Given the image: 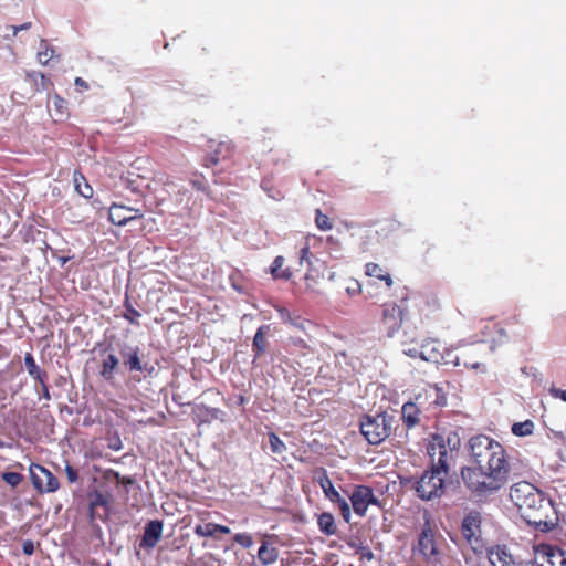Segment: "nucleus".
I'll use <instances>...</instances> for the list:
<instances>
[{
	"label": "nucleus",
	"mask_w": 566,
	"mask_h": 566,
	"mask_svg": "<svg viewBox=\"0 0 566 566\" xmlns=\"http://www.w3.org/2000/svg\"><path fill=\"white\" fill-rule=\"evenodd\" d=\"M418 403L426 408V405L442 407L447 403V397L443 390L437 385H428L421 392L416 396Z\"/></svg>",
	"instance_id": "4468645a"
},
{
	"label": "nucleus",
	"mask_w": 566,
	"mask_h": 566,
	"mask_svg": "<svg viewBox=\"0 0 566 566\" xmlns=\"http://www.w3.org/2000/svg\"><path fill=\"white\" fill-rule=\"evenodd\" d=\"M315 223H316L317 228L323 231H327L333 228V222L331 221V219L326 214H324L321 210L316 211Z\"/></svg>",
	"instance_id": "a19ab883"
},
{
	"label": "nucleus",
	"mask_w": 566,
	"mask_h": 566,
	"mask_svg": "<svg viewBox=\"0 0 566 566\" xmlns=\"http://www.w3.org/2000/svg\"><path fill=\"white\" fill-rule=\"evenodd\" d=\"M349 500L356 515L364 517L369 505L380 506V501L375 496L368 485H355Z\"/></svg>",
	"instance_id": "9d476101"
},
{
	"label": "nucleus",
	"mask_w": 566,
	"mask_h": 566,
	"mask_svg": "<svg viewBox=\"0 0 566 566\" xmlns=\"http://www.w3.org/2000/svg\"><path fill=\"white\" fill-rule=\"evenodd\" d=\"M161 534L163 522L158 520L149 521L145 526L139 546L142 548H154L161 538Z\"/></svg>",
	"instance_id": "f3484780"
},
{
	"label": "nucleus",
	"mask_w": 566,
	"mask_h": 566,
	"mask_svg": "<svg viewBox=\"0 0 566 566\" xmlns=\"http://www.w3.org/2000/svg\"><path fill=\"white\" fill-rule=\"evenodd\" d=\"M120 483L123 484H132L133 483V480L128 476H123L122 480H120Z\"/></svg>",
	"instance_id": "13d9d810"
},
{
	"label": "nucleus",
	"mask_w": 566,
	"mask_h": 566,
	"mask_svg": "<svg viewBox=\"0 0 566 566\" xmlns=\"http://www.w3.org/2000/svg\"><path fill=\"white\" fill-rule=\"evenodd\" d=\"M430 345L431 342H423L419 345L403 346V354L410 358H420L426 361L437 363L441 357V353L434 348H432L431 352H428V347Z\"/></svg>",
	"instance_id": "dca6fc26"
},
{
	"label": "nucleus",
	"mask_w": 566,
	"mask_h": 566,
	"mask_svg": "<svg viewBox=\"0 0 566 566\" xmlns=\"http://www.w3.org/2000/svg\"><path fill=\"white\" fill-rule=\"evenodd\" d=\"M120 356L123 358V364L128 371H143L146 369L147 364L143 365L140 358V349L139 347L126 346L120 350Z\"/></svg>",
	"instance_id": "a211bd4d"
},
{
	"label": "nucleus",
	"mask_w": 566,
	"mask_h": 566,
	"mask_svg": "<svg viewBox=\"0 0 566 566\" xmlns=\"http://www.w3.org/2000/svg\"><path fill=\"white\" fill-rule=\"evenodd\" d=\"M245 402H247L245 397H244L243 395H240V396L238 397V405H239V406H243Z\"/></svg>",
	"instance_id": "4d7b16f0"
},
{
	"label": "nucleus",
	"mask_w": 566,
	"mask_h": 566,
	"mask_svg": "<svg viewBox=\"0 0 566 566\" xmlns=\"http://www.w3.org/2000/svg\"><path fill=\"white\" fill-rule=\"evenodd\" d=\"M363 556L366 557L367 559H371L374 557V555L370 551H367L366 553H364Z\"/></svg>",
	"instance_id": "bf43d9fd"
},
{
	"label": "nucleus",
	"mask_w": 566,
	"mask_h": 566,
	"mask_svg": "<svg viewBox=\"0 0 566 566\" xmlns=\"http://www.w3.org/2000/svg\"><path fill=\"white\" fill-rule=\"evenodd\" d=\"M270 332V325H262L258 328L252 342V350L254 353V358L261 357L268 349L269 342L266 339V335Z\"/></svg>",
	"instance_id": "4be33fe9"
},
{
	"label": "nucleus",
	"mask_w": 566,
	"mask_h": 566,
	"mask_svg": "<svg viewBox=\"0 0 566 566\" xmlns=\"http://www.w3.org/2000/svg\"><path fill=\"white\" fill-rule=\"evenodd\" d=\"M421 408H424L422 405L418 403V401L415 399V401L406 402L402 406L401 409V419L403 421V424L410 429L417 426L420 422V413Z\"/></svg>",
	"instance_id": "412c9836"
},
{
	"label": "nucleus",
	"mask_w": 566,
	"mask_h": 566,
	"mask_svg": "<svg viewBox=\"0 0 566 566\" xmlns=\"http://www.w3.org/2000/svg\"><path fill=\"white\" fill-rule=\"evenodd\" d=\"M417 307L420 323L423 325H434L443 322L446 318L447 305L434 293L422 296L418 301Z\"/></svg>",
	"instance_id": "39448f33"
},
{
	"label": "nucleus",
	"mask_w": 566,
	"mask_h": 566,
	"mask_svg": "<svg viewBox=\"0 0 566 566\" xmlns=\"http://www.w3.org/2000/svg\"><path fill=\"white\" fill-rule=\"evenodd\" d=\"M516 462L506 458L504 454L497 458V480H509L512 475H516Z\"/></svg>",
	"instance_id": "a878e982"
},
{
	"label": "nucleus",
	"mask_w": 566,
	"mask_h": 566,
	"mask_svg": "<svg viewBox=\"0 0 566 566\" xmlns=\"http://www.w3.org/2000/svg\"><path fill=\"white\" fill-rule=\"evenodd\" d=\"M510 499L521 517L536 531L546 533L557 526L558 515L553 502L533 484L515 483L510 490Z\"/></svg>",
	"instance_id": "f257e3e1"
},
{
	"label": "nucleus",
	"mask_w": 566,
	"mask_h": 566,
	"mask_svg": "<svg viewBox=\"0 0 566 566\" xmlns=\"http://www.w3.org/2000/svg\"><path fill=\"white\" fill-rule=\"evenodd\" d=\"M46 106L55 122L63 120L69 116L67 101L56 93L49 97Z\"/></svg>",
	"instance_id": "aec40b11"
},
{
	"label": "nucleus",
	"mask_w": 566,
	"mask_h": 566,
	"mask_svg": "<svg viewBox=\"0 0 566 566\" xmlns=\"http://www.w3.org/2000/svg\"><path fill=\"white\" fill-rule=\"evenodd\" d=\"M38 61L42 65H46L51 60L59 59L57 55H55V50L49 45V43L45 40L41 41L40 49L38 51Z\"/></svg>",
	"instance_id": "e433bc0d"
},
{
	"label": "nucleus",
	"mask_w": 566,
	"mask_h": 566,
	"mask_svg": "<svg viewBox=\"0 0 566 566\" xmlns=\"http://www.w3.org/2000/svg\"><path fill=\"white\" fill-rule=\"evenodd\" d=\"M25 78L34 84L35 92L45 91L53 86V82L40 72H28Z\"/></svg>",
	"instance_id": "c756f323"
},
{
	"label": "nucleus",
	"mask_w": 566,
	"mask_h": 566,
	"mask_svg": "<svg viewBox=\"0 0 566 566\" xmlns=\"http://www.w3.org/2000/svg\"><path fill=\"white\" fill-rule=\"evenodd\" d=\"M480 516L478 513L468 514L461 525V532L463 537L470 545H474L478 542V533L480 532Z\"/></svg>",
	"instance_id": "6ab92c4d"
},
{
	"label": "nucleus",
	"mask_w": 566,
	"mask_h": 566,
	"mask_svg": "<svg viewBox=\"0 0 566 566\" xmlns=\"http://www.w3.org/2000/svg\"><path fill=\"white\" fill-rule=\"evenodd\" d=\"M108 474H112L116 479V481L118 483H120V480H122L123 476H120V474L118 472H115V471L111 470V471H108Z\"/></svg>",
	"instance_id": "6e6d98bb"
},
{
	"label": "nucleus",
	"mask_w": 566,
	"mask_h": 566,
	"mask_svg": "<svg viewBox=\"0 0 566 566\" xmlns=\"http://www.w3.org/2000/svg\"><path fill=\"white\" fill-rule=\"evenodd\" d=\"M440 434H432L427 450L431 460L429 470H426L420 478L409 479L416 494L423 501L440 497L444 492V481L449 474V461L453 458V449Z\"/></svg>",
	"instance_id": "f03ea898"
},
{
	"label": "nucleus",
	"mask_w": 566,
	"mask_h": 566,
	"mask_svg": "<svg viewBox=\"0 0 566 566\" xmlns=\"http://www.w3.org/2000/svg\"><path fill=\"white\" fill-rule=\"evenodd\" d=\"M189 182L192 186V188H195L196 190H198L200 192H203L207 197L211 198V191L209 189L207 179L203 176V174L195 171L191 175Z\"/></svg>",
	"instance_id": "f704fd0d"
},
{
	"label": "nucleus",
	"mask_w": 566,
	"mask_h": 566,
	"mask_svg": "<svg viewBox=\"0 0 566 566\" xmlns=\"http://www.w3.org/2000/svg\"><path fill=\"white\" fill-rule=\"evenodd\" d=\"M416 553L422 556V558L432 565L440 563L441 552L438 547L433 527L430 518L426 517V522L422 525L421 532L418 536L417 546L413 548Z\"/></svg>",
	"instance_id": "423d86ee"
},
{
	"label": "nucleus",
	"mask_w": 566,
	"mask_h": 566,
	"mask_svg": "<svg viewBox=\"0 0 566 566\" xmlns=\"http://www.w3.org/2000/svg\"><path fill=\"white\" fill-rule=\"evenodd\" d=\"M365 274L370 277H375L379 281H382L385 285L389 289L392 286V277L382 266L377 263L368 262L365 264Z\"/></svg>",
	"instance_id": "5701e85b"
},
{
	"label": "nucleus",
	"mask_w": 566,
	"mask_h": 566,
	"mask_svg": "<svg viewBox=\"0 0 566 566\" xmlns=\"http://www.w3.org/2000/svg\"><path fill=\"white\" fill-rule=\"evenodd\" d=\"M119 365V359L115 354H109L102 363L99 375L105 380H113L114 373Z\"/></svg>",
	"instance_id": "7c9ffc66"
},
{
	"label": "nucleus",
	"mask_w": 566,
	"mask_h": 566,
	"mask_svg": "<svg viewBox=\"0 0 566 566\" xmlns=\"http://www.w3.org/2000/svg\"><path fill=\"white\" fill-rule=\"evenodd\" d=\"M74 84L77 87L78 92L88 90V84L82 77H76L74 80Z\"/></svg>",
	"instance_id": "8fccbe9b"
},
{
	"label": "nucleus",
	"mask_w": 566,
	"mask_h": 566,
	"mask_svg": "<svg viewBox=\"0 0 566 566\" xmlns=\"http://www.w3.org/2000/svg\"><path fill=\"white\" fill-rule=\"evenodd\" d=\"M230 528L226 525L216 524V523H206L203 525H197L195 527V533L200 537H211L216 533L220 534H230Z\"/></svg>",
	"instance_id": "393cba45"
},
{
	"label": "nucleus",
	"mask_w": 566,
	"mask_h": 566,
	"mask_svg": "<svg viewBox=\"0 0 566 566\" xmlns=\"http://www.w3.org/2000/svg\"><path fill=\"white\" fill-rule=\"evenodd\" d=\"M421 343V334L417 329V327L409 328L406 327L402 332L401 336V345L410 346V345H419Z\"/></svg>",
	"instance_id": "58836bf2"
},
{
	"label": "nucleus",
	"mask_w": 566,
	"mask_h": 566,
	"mask_svg": "<svg viewBox=\"0 0 566 566\" xmlns=\"http://www.w3.org/2000/svg\"><path fill=\"white\" fill-rule=\"evenodd\" d=\"M545 555L547 558V562L552 566H566V552L553 546H546L545 547Z\"/></svg>",
	"instance_id": "2f4dec72"
},
{
	"label": "nucleus",
	"mask_w": 566,
	"mask_h": 566,
	"mask_svg": "<svg viewBox=\"0 0 566 566\" xmlns=\"http://www.w3.org/2000/svg\"><path fill=\"white\" fill-rule=\"evenodd\" d=\"M74 184L76 191L82 197L88 199L93 196V188L88 185L86 178L81 172H74Z\"/></svg>",
	"instance_id": "c9c22d12"
},
{
	"label": "nucleus",
	"mask_w": 566,
	"mask_h": 566,
	"mask_svg": "<svg viewBox=\"0 0 566 566\" xmlns=\"http://www.w3.org/2000/svg\"><path fill=\"white\" fill-rule=\"evenodd\" d=\"M258 558L263 566L272 565L279 558V551L274 546H269L266 542H262L258 551Z\"/></svg>",
	"instance_id": "bb28decb"
},
{
	"label": "nucleus",
	"mask_w": 566,
	"mask_h": 566,
	"mask_svg": "<svg viewBox=\"0 0 566 566\" xmlns=\"http://www.w3.org/2000/svg\"><path fill=\"white\" fill-rule=\"evenodd\" d=\"M407 297H402L400 304L385 303L382 305L380 325L388 337H394L401 328L407 311Z\"/></svg>",
	"instance_id": "0eeeda50"
},
{
	"label": "nucleus",
	"mask_w": 566,
	"mask_h": 566,
	"mask_svg": "<svg viewBox=\"0 0 566 566\" xmlns=\"http://www.w3.org/2000/svg\"><path fill=\"white\" fill-rule=\"evenodd\" d=\"M6 443L0 439V449L6 448Z\"/></svg>",
	"instance_id": "052dcab7"
},
{
	"label": "nucleus",
	"mask_w": 566,
	"mask_h": 566,
	"mask_svg": "<svg viewBox=\"0 0 566 566\" xmlns=\"http://www.w3.org/2000/svg\"><path fill=\"white\" fill-rule=\"evenodd\" d=\"M31 25H32L31 22H25V23H23L21 25H11L10 28L12 30V35L15 36L18 34V32L23 31V30H28V29L31 28Z\"/></svg>",
	"instance_id": "09e8293b"
},
{
	"label": "nucleus",
	"mask_w": 566,
	"mask_h": 566,
	"mask_svg": "<svg viewBox=\"0 0 566 566\" xmlns=\"http://www.w3.org/2000/svg\"><path fill=\"white\" fill-rule=\"evenodd\" d=\"M535 424L532 420L527 419L523 422H515L512 426V433L516 437H527L533 434Z\"/></svg>",
	"instance_id": "4c0bfd02"
},
{
	"label": "nucleus",
	"mask_w": 566,
	"mask_h": 566,
	"mask_svg": "<svg viewBox=\"0 0 566 566\" xmlns=\"http://www.w3.org/2000/svg\"><path fill=\"white\" fill-rule=\"evenodd\" d=\"M551 394L555 398H560L563 401L566 402V390H562V389H558V388H552L551 389Z\"/></svg>",
	"instance_id": "603ef678"
},
{
	"label": "nucleus",
	"mask_w": 566,
	"mask_h": 566,
	"mask_svg": "<svg viewBox=\"0 0 566 566\" xmlns=\"http://www.w3.org/2000/svg\"><path fill=\"white\" fill-rule=\"evenodd\" d=\"M395 422L394 416L386 412L375 416L366 415L361 417L359 428L361 434L370 444H379L389 437Z\"/></svg>",
	"instance_id": "7ed1b4c3"
},
{
	"label": "nucleus",
	"mask_w": 566,
	"mask_h": 566,
	"mask_svg": "<svg viewBox=\"0 0 566 566\" xmlns=\"http://www.w3.org/2000/svg\"><path fill=\"white\" fill-rule=\"evenodd\" d=\"M65 473L70 483H75L78 480V473L72 465L66 464Z\"/></svg>",
	"instance_id": "a18cd8bd"
},
{
	"label": "nucleus",
	"mask_w": 566,
	"mask_h": 566,
	"mask_svg": "<svg viewBox=\"0 0 566 566\" xmlns=\"http://www.w3.org/2000/svg\"><path fill=\"white\" fill-rule=\"evenodd\" d=\"M40 385L42 387L43 397L46 399H50V391H49V387L46 385V379H43V382H40Z\"/></svg>",
	"instance_id": "864d4df0"
},
{
	"label": "nucleus",
	"mask_w": 566,
	"mask_h": 566,
	"mask_svg": "<svg viewBox=\"0 0 566 566\" xmlns=\"http://www.w3.org/2000/svg\"><path fill=\"white\" fill-rule=\"evenodd\" d=\"M497 560L501 563V566H536V564L532 560L523 562L517 559L516 556L509 552L505 546L500 547L499 545Z\"/></svg>",
	"instance_id": "b1692460"
},
{
	"label": "nucleus",
	"mask_w": 566,
	"mask_h": 566,
	"mask_svg": "<svg viewBox=\"0 0 566 566\" xmlns=\"http://www.w3.org/2000/svg\"><path fill=\"white\" fill-rule=\"evenodd\" d=\"M90 500V517L91 520L101 518L104 520L108 516V503L109 499L107 495L99 491H93L88 494Z\"/></svg>",
	"instance_id": "2eb2a0df"
},
{
	"label": "nucleus",
	"mask_w": 566,
	"mask_h": 566,
	"mask_svg": "<svg viewBox=\"0 0 566 566\" xmlns=\"http://www.w3.org/2000/svg\"><path fill=\"white\" fill-rule=\"evenodd\" d=\"M284 258L279 255L274 259L271 265V274L274 279L290 280L292 277V272L289 268L283 269Z\"/></svg>",
	"instance_id": "473e14b6"
},
{
	"label": "nucleus",
	"mask_w": 566,
	"mask_h": 566,
	"mask_svg": "<svg viewBox=\"0 0 566 566\" xmlns=\"http://www.w3.org/2000/svg\"><path fill=\"white\" fill-rule=\"evenodd\" d=\"M494 471L493 465L491 470H488L485 463H475L473 467L462 469L461 475L471 492L483 494L494 488Z\"/></svg>",
	"instance_id": "20e7f679"
},
{
	"label": "nucleus",
	"mask_w": 566,
	"mask_h": 566,
	"mask_svg": "<svg viewBox=\"0 0 566 566\" xmlns=\"http://www.w3.org/2000/svg\"><path fill=\"white\" fill-rule=\"evenodd\" d=\"M22 551L25 555H32L34 553V543L31 539H27L22 543Z\"/></svg>",
	"instance_id": "49530a36"
},
{
	"label": "nucleus",
	"mask_w": 566,
	"mask_h": 566,
	"mask_svg": "<svg viewBox=\"0 0 566 566\" xmlns=\"http://www.w3.org/2000/svg\"><path fill=\"white\" fill-rule=\"evenodd\" d=\"M123 306H124V313H123V317L128 321L132 325H136L138 326L139 325V318L142 316L140 312L137 311L130 300H129V296L128 294L125 295V300H124V303H123Z\"/></svg>",
	"instance_id": "72a5a7b5"
},
{
	"label": "nucleus",
	"mask_w": 566,
	"mask_h": 566,
	"mask_svg": "<svg viewBox=\"0 0 566 566\" xmlns=\"http://www.w3.org/2000/svg\"><path fill=\"white\" fill-rule=\"evenodd\" d=\"M29 471L31 482L38 492L52 493L59 490L60 482L57 478L45 467L31 463Z\"/></svg>",
	"instance_id": "6e6552de"
},
{
	"label": "nucleus",
	"mask_w": 566,
	"mask_h": 566,
	"mask_svg": "<svg viewBox=\"0 0 566 566\" xmlns=\"http://www.w3.org/2000/svg\"><path fill=\"white\" fill-rule=\"evenodd\" d=\"M269 442H270L271 451L273 453H279L280 454V453H283L286 450L285 443L274 432H270L269 433Z\"/></svg>",
	"instance_id": "ea45409f"
},
{
	"label": "nucleus",
	"mask_w": 566,
	"mask_h": 566,
	"mask_svg": "<svg viewBox=\"0 0 566 566\" xmlns=\"http://www.w3.org/2000/svg\"><path fill=\"white\" fill-rule=\"evenodd\" d=\"M471 457L474 463H485L488 470L492 469V461L495 458L493 441L490 437L478 434L470 440Z\"/></svg>",
	"instance_id": "1a4fd4ad"
},
{
	"label": "nucleus",
	"mask_w": 566,
	"mask_h": 566,
	"mask_svg": "<svg viewBox=\"0 0 566 566\" xmlns=\"http://www.w3.org/2000/svg\"><path fill=\"white\" fill-rule=\"evenodd\" d=\"M310 255H311V252H310V248L308 245H305L301 249L300 251V262L302 263L303 261H307L310 260Z\"/></svg>",
	"instance_id": "3c124183"
},
{
	"label": "nucleus",
	"mask_w": 566,
	"mask_h": 566,
	"mask_svg": "<svg viewBox=\"0 0 566 566\" xmlns=\"http://www.w3.org/2000/svg\"><path fill=\"white\" fill-rule=\"evenodd\" d=\"M317 482L323 490L325 496L333 503L338 505V509L340 511L342 517L345 522L350 521V506L348 502L339 494V492L334 488L332 480L327 475L325 470H322V473L319 478L317 479Z\"/></svg>",
	"instance_id": "9b49d317"
},
{
	"label": "nucleus",
	"mask_w": 566,
	"mask_h": 566,
	"mask_svg": "<svg viewBox=\"0 0 566 566\" xmlns=\"http://www.w3.org/2000/svg\"><path fill=\"white\" fill-rule=\"evenodd\" d=\"M276 312L279 313V316L280 318L285 323L287 324V322H292V317L293 315L291 314V312L283 307V306H276Z\"/></svg>",
	"instance_id": "c03bdc74"
},
{
	"label": "nucleus",
	"mask_w": 566,
	"mask_h": 566,
	"mask_svg": "<svg viewBox=\"0 0 566 566\" xmlns=\"http://www.w3.org/2000/svg\"><path fill=\"white\" fill-rule=\"evenodd\" d=\"M234 155V146L231 143L221 142L216 145L214 149L205 155L201 165L206 168L217 166L219 164H227L229 166Z\"/></svg>",
	"instance_id": "f8f14e48"
},
{
	"label": "nucleus",
	"mask_w": 566,
	"mask_h": 566,
	"mask_svg": "<svg viewBox=\"0 0 566 566\" xmlns=\"http://www.w3.org/2000/svg\"><path fill=\"white\" fill-rule=\"evenodd\" d=\"M497 334L500 335H505L504 331L503 329H497Z\"/></svg>",
	"instance_id": "680f3d73"
},
{
	"label": "nucleus",
	"mask_w": 566,
	"mask_h": 566,
	"mask_svg": "<svg viewBox=\"0 0 566 566\" xmlns=\"http://www.w3.org/2000/svg\"><path fill=\"white\" fill-rule=\"evenodd\" d=\"M2 480L12 488H15L23 481V475L18 472H3Z\"/></svg>",
	"instance_id": "37998d69"
},
{
	"label": "nucleus",
	"mask_w": 566,
	"mask_h": 566,
	"mask_svg": "<svg viewBox=\"0 0 566 566\" xmlns=\"http://www.w3.org/2000/svg\"><path fill=\"white\" fill-rule=\"evenodd\" d=\"M24 365L29 375L36 381L43 382V379L48 378L45 370H42L35 363V359L31 353L24 355Z\"/></svg>",
	"instance_id": "c85d7f7f"
},
{
	"label": "nucleus",
	"mask_w": 566,
	"mask_h": 566,
	"mask_svg": "<svg viewBox=\"0 0 566 566\" xmlns=\"http://www.w3.org/2000/svg\"><path fill=\"white\" fill-rule=\"evenodd\" d=\"M317 525L319 531L327 536L335 535L337 533L335 518L329 512H323L317 516Z\"/></svg>",
	"instance_id": "cd10ccee"
},
{
	"label": "nucleus",
	"mask_w": 566,
	"mask_h": 566,
	"mask_svg": "<svg viewBox=\"0 0 566 566\" xmlns=\"http://www.w3.org/2000/svg\"><path fill=\"white\" fill-rule=\"evenodd\" d=\"M287 324L293 325V326H295V327H297L300 329H304L305 328V326H304L305 321L302 319V317L300 315L293 316L292 317V322H287Z\"/></svg>",
	"instance_id": "de8ad7c7"
},
{
	"label": "nucleus",
	"mask_w": 566,
	"mask_h": 566,
	"mask_svg": "<svg viewBox=\"0 0 566 566\" xmlns=\"http://www.w3.org/2000/svg\"><path fill=\"white\" fill-rule=\"evenodd\" d=\"M359 291H360V286L357 282L355 283L354 287H347V292L349 294H355V293H358Z\"/></svg>",
	"instance_id": "5fc2aeb1"
},
{
	"label": "nucleus",
	"mask_w": 566,
	"mask_h": 566,
	"mask_svg": "<svg viewBox=\"0 0 566 566\" xmlns=\"http://www.w3.org/2000/svg\"><path fill=\"white\" fill-rule=\"evenodd\" d=\"M144 217L140 209H134L124 205L113 203L109 207L108 219L113 224L126 226L129 221L139 220Z\"/></svg>",
	"instance_id": "ddd939ff"
},
{
	"label": "nucleus",
	"mask_w": 566,
	"mask_h": 566,
	"mask_svg": "<svg viewBox=\"0 0 566 566\" xmlns=\"http://www.w3.org/2000/svg\"><path fill=\"white\" fill-rule=\"evenodd\" d=\"M232 539L243 548H250L253 545L252 535L249 533H237Z\"/></svg>",
	"instance_id": "79ce46f5"
}]
</instances>
